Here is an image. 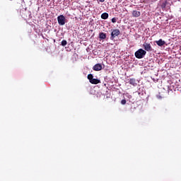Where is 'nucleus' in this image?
Masks as SVG:
<instances>
[{"mask_svg": "<svg viewBox=\"0 0 181 181\" xmlns=\"http://www.w3.org/2000/svg\"><path fill=\"white\" fill-rule=\"evenodd\" d=\"M157 98H162L160 95H157Z\"/></svg>", "mask_w": 181, "mask_h": 181, "instance_id": "a211bd4d", "label": "nucleus"}, {"mask_svg": "<svg viewBox=\"0 0 181 181\" xmlns=\"http://www.w3.org/2000/svg\"><path fill=\"white\" fill-rule=\"evenodd\" d=\"M132 16H133V18H139V16H141V11L134 10L132 11Z\"/></svg>", "mask_w": 181, "mask_h": 181, "instance_id": "423d86ee", "label": "nucleus"}, {"mask_svg": "<svg viewBox=\"0 0 181 181\" xmlns=\"http://www.w3.org/2000/svg\"><path fill=\"white\" fill-rule=\"evenodd\" d=\"M127 97H128V98H132V96L129 94H127Z\"/></svg>", "mask_w": 181, "mask_h": 181, "instance_id": "dca6fc26", "label": "nucleus"}, {"mask_svg": "<svg viewBox=\"0 0 181 181\" xmlns=\"http://www.w3.org/2000/svg\"><path fill=\"white\" fill-rule=\"evenodd\" d=\"M99 1V2H104V1H105V0H98Z\"/></svg>", "mask_w": 181, "mask_h": 181, "instance_id": "f3484780", "label": "nucleus"}, {"mask_svg": "<svg viewBox=\"0 0 181 181\" xmlns=\"http://www.w3.org/2000/svg\"><path fill=\"white\" fill-rule=\"evenodd\" d=\"M112 23H117V18H112Z\"/></svg>", "mask_w": 181, "mask_h": 181, "instance_id": "2eb2a0df", "label": "nucleus"}, {"mask_svg": "<svg viewBox=\"0 0 181 181\" xmlns=\"http://www.w3.org/2000/svg\"><path fill=\"white\" fill-rule=\"evenodd\" d=\"M93 70H94V71H100L103 70V65H101V64H96L93 66Z\"/></svg>", "mask_w": 181, "mask_h": 181, "instance_id": "39448f33", "label": "nucleus"}, {"mask_svg": "<svg viewBox=\"0 0 181 181\" xmlns=\"http://www.w3.org/2000/svg\"><path fill=\"white\" fill-rule=\"evenodd\" d=\"M120 33H121L119 29L113 30L111 33L110 40H114V38L117 37V36H119Z\"/></svg>", "mask_w": 181, "mask_h": 181, "instance_id": "7ed1b4c3", "label": "nucleus"}, {"mask_svg": "<svg viewBox=\"0 0 181 181\" xmlns=\"http://www.w3.org/2000/svg\"><path fill=\"white\" fill-rule=\"evenodd\" d=\"M57 21L60 26H64V25H66V17L64 15L59 16Z\"/></svg>", "mask_w": 181, "mask_h": 181, "instance_id": "f03ea898", "label": "nucleus"}, {"mask_svg": "<svg viewBox=\"0 0 181 181\" xmlns=\"http://www.w3.org/2000/svg\"><path fill=\"white\" fill-rule=\"evenodd\" d=\"M146 54V51L144 50L143 49H139L134 53V56L136 57V59H144Z\"/></svg>", "mask_w": 181, "mask_h": 181, "instance_id": "f257e3e1", "label": "nucleus"}, {"mask_svg": "<svg viewBox=\"0 0 181 181\" xmlns=\"http://www.w3.org/2000/svg\"><path fill=\"white\" fill-rule=\"evenodd\" d=\"M121 104L122 105H125V104H127V100L125 99H123L121 100Z\"/></svg>", "mask_w": 181, "mask_h": 181, "instance_id": "4468645a", "label": "nucleus"}, {"mask_svg": "<svg viewBox=\"0 0 181 181\" xmlns=\"http://www.w3.org/2000/svg\"><path fill=\"white\" fill-rule=\"evenodd\" d=\"M99 38H100L101 40H104L107 39V34H105V33H100Z\"/></svg>", "mask_w": 181, "mask_h": 181, "instance_id": "0eeeda50", "label": "nucleus"}, {"mask_svg": "<svg viewBox=\"0 0 181 181\" xmlns=\"http://www.w3.org/2000/svg\"><path fill=\"white\" fill-rule=\"evenodd\" d=\"M129 83L131 84V86H134V87L136 86V80L134 78H130Z\"/></svg>", "mask_w": 181, "mask_h": 181, "instance_id": "1a4fd4ad", "label": "nucleus"}, {"mask_svg": "<svg viewBox=\"0 0 181 181\" xmlns=\"http://www.w3.org/2000/svg\"><path fill=\"white\" fill-rule=\"evenodd\" d=\"M90 83V84H100L101 81L98 78H93Z\"/></svg>", "mask_w": 181, "mask_h": 181, "instance_id": "6e6552de", "label": "nucleus"}, {"mask_svg": "<svg viewBox=\"0 0 181 181\" xmlns=\"http://www.w3.org/2000/svg\"><path fill=\"white\" fill-rule=\"evenodd\" d=\"M93 77L94 76L91 74L88 75V80H89V82H90V81L93 78Z\"/></svg>", "mask_w": 181, "mask_h": 181, "instance_id": "f8f14e48", "label": "nucleus"}, {"mask_svg": "<svg viewBox=\"0 0 181 181\" xmlns=\"http://www.w3.org/2000/svg\"><path fill=\"white\" fill-rule=\"evenodd\" d=\"M102 19H108V13H103L101 15Z\"/></svg>", "mask_w": 181, "mask_h": 181, "instance_id": "9b49d317", "label": "nucleus"}, {"mask_svg": "<svg viewBox=\"0 0 181 181\" xmlns=\"http://www.w3.org/2000/svg\"><path fill=\"white\" fill-rule=\"evenodd\" d=\"M156 42L157 43L158 46H163V45H165V41L162 39H160L158 41H156Z\"/></svg>", "mask_w": 181, "mask_h": 181, "instance_id": "9d476101", "label": "nucleus"}, {"mask_svg": "<svg viewBox=\"0 0 181 181\" xmlns=\"http://www.w3.org/2000/svg\"><path fill=\"white\" fill-rule=\"evenodd\" d=\"M143 47L146 50V52H152V47L151 46V44L148 42H144L143 44Z\"/></svg>", "mask_w": 181, "mask_h": 181, "instance_id": "20e7f679", "label": "nucleus"}, {"mask_svg": "<svg viewBox=\"0 0 181 181\" xmlns=\"http://www.w3.org/2000/svg\"><path fill=\"white\" fill-rule=\"evenodd\" d=\"M67 45V41L64 40L62 41V46H66Z\"/></svg>", "mask_w": 181, "mask_h": 181, "instance_id": "ddd939ff", "label": "nucleus"}]
</instances>
